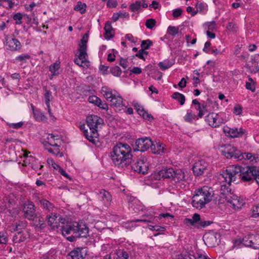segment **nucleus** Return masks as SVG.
Wrapping results in <instances>:
<instances>
[{"label": "nucleus", "instance_id": "obj_1", "mask_svg": "<svg viewBox=\"0 0 259 259\" xmlns=\"http://www.w3.org/2000/svg\"><path fill=\"white\" fill-rule=\"evenodd\" d=\"M237 179H241L243 182L255 181L259 185V167H242L238 165H232L227 167L218 177L221 194L226 196L232 195L231 183L236 181Z\"/></svg>", "mask_w": 259, "mask_h": 259}, {"label": "nucleus", "instance_id": "obj_2", "mask_svg": "<svg viewBox=\"0 0 259 259\" xmlns=\"http://www.w3.org/2000/svg\"><path fill=\"white\" fill-rule=\"evenodd\" d=\"M61 230L62 235L70 242L74 241L75 238L89 236V229L82 221L65 223L62 225Z\"/></svg>", "mask_w": 259, "mask_h": 259}, {"label": "nucleus", "instance_id": "obj_3", "mask_svg": "<svg viewBox=\"0 0 259 259\" xmlns=\"http://www.w3.org/2000/svg\"><path fill=\"white\" fill-rule=\"evenodd\" d=\"M132 149L127 144L119 142L113 148L111 157L115 165L127 166L131 163Z\"/></svg>", "mask_w": 259, "mask_h": 259}, {"label": "nucleus", "instance_id": "obj_4", "mask_svg": "<svg viewBox=\"0 0 259 259\" xmlns=\"http://www.w3.org/2000/svg\"><path fill=\"white\" fill-rule=\"evenodd\" d=\"M213 189L208 186H203L195 191L192 204L196 208H202L209 202L213 196Z\"/></svg>", "mask_w": 259, "mask_h": 259}, {"label": "nucleus", "instance_id": "obj_5", "mask_svg": "<svg viewBox=\"0 0 259 259\" xmlns=\"http://www.w3.org/2000/svg\"><path fill=\"white\" fill-rule=\"evenodd\" d=\"M86 120L91 132L90 138H89L90 141L95 143V138H97L98 136L97 133L98 126L103 122V120L97 115H91L87 116Z\"/></svg>", "mask_w": 259, "mask_h": 259}, {"label": "nucleus", "instance_id": "obj_6", "mask_svg": "<svg viewBox=\"0 0 259 259\" xmlns=\"http://www.w3.org/2000/svg\"><path fill=\"white\" fill-rule=\"evenodd\" d=\"M220 151L222 155L227 158L234 157L238 160L243 159V154L234 146L230 144H225L221 147Z\"/></svg>", "mask_w": 259, "mask_h": 259}, {"label": "nucleus", "instance_id": "obj_7", "mask_svg": "<svg viewBox=\"0 0 259 259\" xmlns=\"http://www.w3.org/2000/svg\"><path fill=\"white\" fill-rule=\"evenodd\" d=\"M183 223L187 226H193L194 228H201L209 226L211 222L206 221L200 219V216L198 213H194L192 218H185Z\"/></svg>", "mask_w": 259, "mask_h": 259}, {"label": "nucleus", "instance_id": "obj_8", "mask_svg": "<svg viewBox=\"0 0 259 259\" xmlns=\"http://www.w3.org/2000/svg\"><path fill=\"white\" fill-rule=\"evenodd\" d=\"M223 113H210L205 117V120L212 127H217L225 123L227 119L224 118Z\"/></svg>", "mask_w": 259, "mask_h": 259}, {"label": "nucleus", "instance_id": "obj_9", "mask_svg": "<svg viewBox=\"0 0 259 259\" xmlns=\"http://www.w3.org/2000/svg\"><path fill=\"white\" fill-rule=\"evenodd\" d=\"M48 224L52 229L60 228L66 223V219L57 213H51L47 216Z\"/></svg>", "mask_w": 259, "mask_h": 259}, {"label": "nucleus", "instance_id": "obj_10", "mask_svg": "<svg viewBox=\"0 0 259 259\" xmlns=\"http://www.w3.org/2000/svg\"><path fill=\"white\" fill-rule=\"evenodd\" d=\"M171 180L177 189H184L186 186L185 174L181 169H176Z\"/></svg>", "mask_w": 259, "mask_h": 259}, {"label": "nucleus", "instance_id": "obj_11", "mask_svg": "<svg viewBox=\"0 0 259 259\" xmlns=\"http://www.w3.org/2000/svg\"><path fill=\"white\" fill-rule=\"evenodd\" d=\"M131 167L134 171L144 174L148 171V164L145 158L141 157L134 160Z\"/></svg>", "mask_w": 259, "mask_h": 259}, {"label": "nucleus", "instance_id": "obj_12", "mask_svg": "<svg viewBox=\"0 0 259 259\" xmlns=\"http://www.w3.org/2000/svg\"><path fill=\"white\" fill-rule=\"evenodd\" d=\"M242 243L246 246L255 249H259V234H248L242 239Z\"/></svg>", "mask_w": 259, "mask_h": 259}, {"label": "nucleus", "instance_id": "obj_13", "mask_svg": "<svg viewBox=\"0 0 259 259\" xmlns=\"http://www.w3.org/2000/svg\"><path fill=\"white\" fill-rule=\"evenodd\" d=\"M152 146V141L149 138H141L137 139L135 143L134 150L144 152Z\"/></svg>", "mask_w": 259, "mask_h": 259}, {"label": "nucleus", "instance_id": "obj_14", "mask_svg": "<svg viewBox=\"0 0 259 259\" xmlns=\"http://www.w3.org/2000/svg\"><path fill=\"white\" fill-rule=\"evenodd\" d=\"M23 210L25 217L31 220H34L36 218L35 206L31 202H27L24 204Z\"/></svg>", "mask_w": 259, "mask_h": 259}, {"label": "nucleus", "instance_id": "obj_15", "mask_svg": "<svg viewBox=\"0 0 259 259\" xmlns=\"http://www.w3.org/2000/svg\"><path fill=\"white\" fill-rule=\"evenodd\" d=\"M207 166L208 164L205 160H198L194 163L192 168L194 175L197 176L202 175Z\"/></svg>", "mask_w": 259, "mask_h": 259}, {"label": "nucleus", "instance_id": "obj_16", "mask_svg": "<svg viewBox=\"0 0 259 259\" xmlns=\"http://www.w3.org/2000/svg\"><path fill=\"white\" fill-rule=\"evenodd\" d=\"M5 39L8 49L11 51H17L20 50L21 45L18 39L8 36H7Z\"/></svg>", "mask_w": 259, "mask_h": 259}, {"label": "nucleus", "instance_id": "obj_17", "mask_svg": "<svg viewBox=\"0 0 259 259\" xmlns=\"http://www.w3.org/2000/svg\"><path fill=\"white\" fill-rule=\"evenodd\" d=\"M226 199L228 203L230 204L231 206L235 209L241 208L244 204L243 199L238 198V197L235 195L226 196Z\"/></svg>", "mask_w": 259, "mask_h": 259}, {"label": "nucleus", "instance_id": "obj_18", "mask_svg": "<svg viewBox=\"0 0 259 259\" xmlns=\"http://www.w3.org/2000/svg\"><path fill=\"white\" fill-rule=\"evenodd\" d=\"M87 249L84 247H76L71 251L68 255L71 259H83L87 255Z\"/></svg>", "mask_w": 259, "mask_h": 259}, {"label": "nucleus", "instance_id": "obj_19", "mask_svg": "<svg viewBox=\"0 0 259 259\" xmlns=\"http://www.w3.org/2000/svg\"><path fill=\"white\" fill-rule=\"evenodd\" d=\"M223 131L227 136L231 138L241 137L245 132V130L242 128L239 129L236 128H231L228 126L224 127Z\"/></svg>", "mask_w": 259, "mask_h": 259}, {"label": "nucleus", "instance_id": "obj_20", "mask_svg": "<svg viewBox=\"0 0 259 259\" xmlns=\"http://www.w3.org/2000/svg\"><path fill=\"white\" fill-rule=\"evenodd\" d=\"M109 102L111 105L114 107L116 110L120 111L122 110L125 112V109L121 108V107H126V106L123 104V99L120 96L115 95L113 98L110 99Z\"/></svg>", "mask_w": 259, "mask_h": 259}, {"label": "nucleus", "instance_id": "obj_21", "mask_svg": "<svg viewBox=\"0 0 259 259\" xmlns=\"http://www.w3.org/2000/svg\"><path fill=\"white\" fill-rule=\"evenodd\" d=\"M98 199H100L106 206L110 204L112 201V196L110 193L104 189L97 192Z\"/></svg>", "mask_w": 259, "mask_h": 259}, {"label": "nucleus", "instance_id": "obj_22", "mask_svg": "<svg viewBox=\"0 0 259 259\" xmlns=\"http://www.w3.org/2000/svg\"><path fill=\"white\" fill-rule=\"evenodd\" d=\"M29 238V234L27 232L20 231L14 236L13 241L15 244H19L27 241Z\"/></svg>", "mask_w": 259, "mask_h": 259}, {"label": "nucleus", "instance_id": "obj_23", "mask_svg": "<svg viewBox=\"0 0 259 259\" xmlns=\"http://www.w3.org/2000/svg\"><path fill=\"white\" fill-rule=\"evenodd\" d=\"M133 105L134 106L135 109L137 110L138 114L147 120H150L153 118L151 115L149 114L138 102L134 101L133 102Z\"/></svg>", "mask_w": 259, "mask_h": 259}, {"label": "nucleus", "instance_id": "obj_24", "mask_svg": "<svg viewBox=\"0 0 259 259\" xmlns=\"http://www.w3.org/2000/svg\"><path fill=\"white\" fill-rule=\"evenodd\" d=\"M131 254V251L124 249L116 250L113 259H129Z\"/></svg>", "mask_w": 259, "mask_h": 259}, {"label": "nucleus", "instance_id": "obj_25", "mask_svg": "<svg viewBox=\"0 0 259 259\" xmlns=\"http://www.w3.org/2000/svg\"><path fill=\"white\" fill-rule=\"evenodd\" d=\"M165 145L160 143H156L154 144L152 141V146H151V150L154 154L161 155L164 153Z\"/></svg>", "mask_w": 259, "mask_h": 259}, {"label": "nucleus", "instance_id": "obj_26", "mask_svg": "<svg viewBox=\"0 0 259 259\" xmlns=\"http://www.w3.org/2000/svg\"><path fill=\"white\" fill-rule=\"evenodd\" d=\"M176 170L172 168L162 169L158 172L159 179H171Z\"/></svg>", "mask_w": 259, "mask_h": 259}, {"label": "nucleus", "instance_id": "obj_27", "mask_svg": "<svg viewBox=\"0 0 259 259\" xmlns=\"http://www.w3.org/2000/svg\"><path fill=\"white\" fill-rule=\"evenodd\" d=\"M104 37L107 39H110L114 36L113 29L110 22H107L104 26Z\"/></svg>", "mask_w": 259, "mask_h": 259}, {"label": "nucleus", "instance_id": "obj_28", "mask_svg": "<svg viewBox=\"0 0 259 259\" xmlns=\"http://www.w3.org/2000/svg\"><path fill=\"white\" fill-rule=\"evenodd\" d=\"M60 67V63L57 62H56L50 65L49 70L52 73L50 77L51 79H53V76H56L60 74L61 72Z\"/></svg>", "mask_w": 259, "mask_h": 259}, {"label": "nucleus", "instance_id": "obj_29", "mask_svg": "<svg viewBox=\"0 0 259 259\" xmlns=\"http://www.w3.org/2000/svg\"><path fill=\"white\" fill-rule=\"evenodd\" d=\"M87 49L83 48V47L79 48L78 50L79 53L77 58L82 61V63H85V66L88 67L89 65V61H88L86 58L88 55Z\"/></svg>", "mask_w": 259, "mask_h": 259}, {"label": "nucleus", "instance_id": "obj_30", "mask_svg": "<svg viewBox=\"0 0 259 259\" xmlns=\"http://www.w3.org/2000/svg\"><path fill=\"white\" fill-rule=\"evenodd\" d=\"M38 204L43 209H46L49 211H51L54 207L53 204L47 199L40 200Z\"/></svg>", "mask_w": 259, "mask_h": 259}, {"label": "nucleus", "instance_id": "obj_31", "mask_svg": "<svg viewBox=\"0 0 259 259\" xmlns=\"http://www.w3.org/2000/svg\"><path fill=\"white\" fill-rule=\"evenodd\" d=\"M32 108L33 110V116L37 121H43L47 120L46 116L41 112L37 110H35L32 105Z\"/></svg>", "mask_w": 259, "mask_h": 259}, {"label": "nucleus", "instance_id": "obj_32", "mask_svg": "<svg viewBox=\"0 0 259 259\" xmlns=\"http://www.w3.org/2000/svg\"><path fill=\"white\" fill-rule=\"evenodd\" d=\"M101 93L104 96V97L106 99V100L109 101L110 99L113 98V97L115 96L114 95L110 89L106 87H102L101 89Z\"/></svg>", "mask_w": 259, "mask_h": 259}, {"label": "nucleus", "instance_id": "obj_33", "mask_svg": "<svg viewBox=\"0 0 259 259\" xmlns=\"http://www.w3.org/2000/svg\"><path fill=\"white\" fill-rule=\"evenodd\" d=\"M196 109L199 111L198 114V118H202V116L208 112L207 105L205 103H203L196 108Z\"/></svg>", "mask_w": 259, "mask_h": 259}, {"label": "nucleus", "instance_id": "obj_34", "mask_svg": "<svg viewBox=\"0 0 259 259\" xmlns=\"http://www.w3.org/2000/svg\"><path fill=\"white\" fill-rule=\"evenodd\" d=\"M55 138L56 137L53 134H49L47 138V143L52 147H59L58 143L59 142V140Z\"/></svg>", "mask_w": 259, "mask_h": 259}, {"label": "nucleus", "instance_id": "obj_35", "mask_svg": "<svg viewBox=\"0 0 259 259\" xmlns=\"http://www.w3.org/2000/svg\"><path fill=\"white\" fill-rule=\"evenodd\" d=\"M171 97L177 100L181 105H183L185 102V96L178 92H175L171 96Z\"/></svg>", "mask_w": 259, "mask_h": 259}, {"label": "nucleus", "instance_id": "obj_36", "mask_svg": "<svg viewBox=\"0 0 259 259\" xmlns=\"http://www.w3.org/2000/svg\"><path fill=\"white\" fill-rule=\"evenodd\" d=\"M44 91L45 103L47 105V107H49L50 102L53 100V97L52 95V93L49 90H47L46 87L44 88Z\"/></svg>", "mask_w": 259, "mask_h": 259}, {"label": "nucleus", "instance_id": "obj_37", "mask_svg": "<svg viewBox=\"0 0 259 259\" xmlns=\"http://www.w3.org/2000/svg\"><path fill=\"white\" fill-rule=\"evenodd\" d=\"M86 8L87 5L85 3L78 2L74 9L76 11H79L81 14H84L86 11Z\"/></svg>", "mask_w": 259, "mask_h": 259}, {"label": "nucleus", "instance_id": "obj_38", "mask_svg": "<svg viewBox=\"0 0 259 259\" xmlns=\"http://www.w3.org/2000/svg\"><path fill=\"white\" fill-rule=\"evenodd\" d=\"M30 58L31 57L29 55L23 54L16 57L15 61L17 62L26 63L27 60H29Z\"/></svg>", "mask_w": 259, "mask_h": 259}, {"label": "nucleus", "instance_id": "obj_39", "mask_svg": "<svg viewBox=\"0 0 259 259\" xmlns=\"http://www.w3.org/2000/svg\"><path fill=\"white\" fill-rule=\"evenodd\" d=\"M178 259H198V256L194 255V253L192 252H185L182 253Z\"/></svg>", "mask_w": 259, "mask_h": 259}, {"label": "nucleus", "instance_id": "obj_40", "mask_svg": "<svg viewBox=\"0 0 259 259\" xmlns=\"http://www.w3.org/2000/svg\"><path fill=\"white\" fill-rule=\"evenodd\" d=\"M25 159L23 161L24 165L25 166H30L33 164L34 162H36L35 158L32 156H28L27 155H25Z\"/></svg>", "mask_w": 259, "mask_h": 259}, {"label": "nucleus", "instance_id": "obj_41", "mask_svg": "<svg viewBox=\"0 0 259 259\" xmlns=\"http://www.w3.org/2000/svg\"><path fill=\"white\" fill-rule=\"evenodd\" d=\"M33 221L35 222L34 225L36 227H39L40 228L45 227L44 220L42 217H37V215H36V218H34Z\"/></svg>", "mask_w": 259, "mask_h": 259}, {"label": "nucleus", "instance_id": "obj_42", "mask_svg": "<svg viewBox=\"0 0 259 259\" xmlns=\"http://www.w3.org/2000/svg\"><path fill=\"white\" fill-rule=\"evenodd\" d=\"M172 63L169 61H165L164 62H159L158 64L159 67L162 70H165L168 69L172 65Z\"/></svg>", "mask_w": 259, "mask_h": 259}, {"label": "nucleus", "instance_id": "obj_43", "mask_svg": "<svg viewBox=\"0 0 259 259\" xmlns=\"http://www.w3.org/2000/svg\"><path fill=\"white\" fill-rule=\"evenodd\" d=\"M25 227V224L22 222L16 223L15 225L11 226V228L14 231H19Z\"/></svg>", "mask_w": 259, "mask_h": 259}, {"label": "nucleus", "instance_id": "obj_44", "mask_svg": "<svg viewBox=\"0 0 259 259\" xmlns=\"http://www.w3.org/2000/svg\"><path fill=\"white\" fill-rule=\"evenodd\" d=\"M195 118L196 115L192 114L191 112L189 111H187L186 115L184 117L185 121L188 122H192Z\"/></svg>", "mask_w": 259, "mask_h": 259}, {"label": "nucleus", "instance_id": "obj_45", "mask_svg": "<svg viewBox=\"0 0 259 259\" xmlns=\"http://www.w3.org/2000/svg\"><path fill=\"white\" fill-rule=\"evenodd\" d=\"M89 35L87 33L84 34L81 39V43L79 45V48L87 49V42L88 41Z\"/></svg>", "mask_w": 259, "mask_h": 259}, {"label": "nucleus", "instance_id": "obj_46", "mask_svg": "<svg viewBox=\"0 0 259 259\" xmlns=\"http://www.w3.org/2000/svg\"><path fill=\"white\" fill-rule=\"evenodd\" d=\"M111 72L114 76L118 77L121 75L122 71L119 66H115L111 68Z\"/></svg>", "mask_w": 259, "mask_h": 259}, {"label": "nucleus", "instance_id": "obj_47", "mask_svg": "<svg viewBox=\"0 0 259 259\" xmlns=\"http://www.w3.org/2000/svg\"><path fill=\"white\" fill-rule=\"evenodd\" d=\"M88 100L90 103H93L98 106L100 105L101 100L96 96H91L89 97Z\"/></svg>", "mask_w": 259, "mask_h": 259}, {"label": "nucleus", "instance_id": "obj_48", "mask_svg": "<svg viewBox=\"0 0 259 259\" xmlns=\"http://www.w3.org/2000/svg\"><path fill=\"white\" fill-rule=\"evenodd\" d=\"M141 7V3L140 1H137L135 3L131 4L130 6V9L132 12H136L139 10Z\"/></svg>", "mask_w": 259, "mask_h": 259}, {"label": "nucleus", "instance_id": "obj_49", "mask_svg": "<svg viewBox=\"0 0 259 259\" xmlns=\"http://www.w3.org/2000/svg\"><path fill=\"white\" fill-rule=\"evenodd\" d=\"M251 215L253 218L259 217V203L256 205L253 206L251 209Z\"/></svg>", "mask_w": 259, "mask_h": 259}, {"label": "nucleus", "instance_id": "obj_50", "mask_svg": "<svg viewBox=\"0 0 259 259\" xmlns=\"http://www.w3.org/2000/svg\"><path fill=\"white\" fill-rule=\"evenodd\" d=\"M156 25V21L154 19H148L146 20L145 25L148 29H152Z\"/></svg>", "mask_w": 259, "mask_h": 259}, {"label": "nucleus", "instance_id": "obj_51", "mask_svg": "<svg viewBox=\"0 0 259 259\" xmlns=\"http://www.w3.org/2000/svg\"><path fill=\"white\" fill-rule=\"evenodd\" d=\"M155 219V218H153L152 217H150L149 219H147L146 218H143L142 217V219H136L132 221L134 223V224H135V223L138 222L153 223Z\"/></svg>", "mask_w": 259, "mask_h": 259}, {"label": "nucleus", "instance_id": "obj_52", "mask_svg": "<svg viewBox=\"0 0 259 259\" xmlns=\"http://www.w3.org/2000/svg\"><path fill=\"white\" fill-rule=\"evenodd\" d=\"M178 31L179 28L178 27L172 26H169L167 30V33L172 36H175L178 34Z\"/></svg>", "mask_w": 259, "mask_h": 259}, {"label": "nucleus", "instance_id": "obj_53", "mask_svg": "<svg viewBox=\"0 0 259 259\" xmlns=\"http://www.w3.org/2000/svg\"><path fill=\"white\" fill-rule=\"evenodd\" d=\"M249 80L250 81V82H246V88L247 90H250L252 92H254L255 90V86L254 85V83L253 82V80L251 78H249Z\"/></svg>", "mask_w": 259, "mask_h": 259}, {"label": "nucleus", "instance_id": "obj_54", "mask_svg": "<svg viewBox=\"0 0 259 259\" xmlns=\"http://www.w3.org/2000/svg\"><path fill=\"white\" fill-rule=\"evenodd\" d=\"M206 8L205 4L202 3H198L196 5L197 12H203Z\"/></svg>", "mask_w": 259, "mask_h": 259}, {"label": "nucleus", "instance_id": "obj_55", "mask_svg": "<svg viewBox=\"0 0 259 259\" xmlns=\"http://www.w3.org/2000/svg\"><path fill=\"white\" fill-rule=\"evenodd\" d=\"M152 45V42L150 39L143 40L141 43V47L145 50L148 49Z\"/></svg>", "mask_w": 259, "mask_h": 259}, {"label": "nucleus", "instance_id": "obj_56", "mask_svg": "<svg viewBox=\"0 0 259 259\" xmlns=\"http://www.w3.org/2000/svg\"><path fill=\"white\" fill-rule=\"evenodd\" d=\"M22 15L20 13H17L13 16V19L16 21V24H21L22 23Z\"/></svg>", "mask_w": 259, "mask_h": 259}, {"label": "nucleus", "instance_id": "obj_57", "mask_svg": "<svg viewBox=\"0 0 259 259\" xmlns=\"http://www.w3.org/2000/svg\"><path fill=\"white\" fill-rule=\"evenodd\" d=\"M227 29L230 31H236L237 26L236 24L232 22H229L227 26Z\"/></svg>", "mask_w": 259, "mask_h": 259}, {"label": "nucleus", "instance_id": "obj_58", "mask_svg": "<svg viewBox=\"0 0 259 259\" xmlns=\"http://www.w3.org/2000/svg\"><path fill=\"white\" fill-rule=\"evenodd\" d=\"M47 163L50 165H52L56 170H58L60 167L58 164L55 162L54 160L52 158H48L47 160Z\"/></svg>", "mask_w": 259, "mask_h": 259}, {"label": "nucleus", "instance_id": "obj_59", "mask_svg": "<svg viewBox=\"0 0 259 259\" xmlns=\"http://www.w3.org/2000/svg\"><path fill=\"white\" fill-rule=\"evenodd\" d=\"M23 124H24L23 122L20 121V122H19L18 123H9L8 125L10 127H11V128H13L14 129H19L22 126Z\"/></svg>", "mask_w": 259, "mask_h": 259}, {"label": "nucleus", "instance_id": "obj_60", "mask_svg": "<svg viewBox=\"0 0 259 259\" xmlns=\"http://www.w3.org/2000/svg\"><path fill=\"white\" fill-rule=\"evenodd\" d=\"M244 155V158L245 159L249 160L250 161L253 162L255 160L254 156L251 153H242Z\"/></svg>", "mask_w": 259, "mask_h": 259}, {"label": "nucleus", "instance_id": "obj_61", "mask_svg": "<svg viewBox=\"0 0 259 259\" xmlns=\"http://www.w3.org/2000/svg\"><path fill=\"white\" fill-rule=\"evenodd\" d=\"M148 228L151 230L157 231H164L165 230L164 227L153 225H149Z\"/></svg>", "mask_w": 259, "mask_h": 259}, {"label": "nucleus", "instance_id": "obj_62", "mask_svg": "<svg viewBox=\"0 0 259 259\" xmlns=\"http://www.w3.org/2000/svg\"><path fill=\"white\" fill-rule=\"evenodd\" d=\"M80 129L83 132L84 135L86 138L90 141V135H89V132L87 130L85 129V124H83L80 125Z\"/></svg>", "mask_w": 259, "mask_h": 259}, {"label": "nucleus", "instance_id": "obj_63", "mask_svg": "<svg viewBox=\"0 0 259 259\" xmlns=\"http://www.w3.org/2000/svg\"><path fill=\"white\" fill-rule=\"evenodd\" d=\"M233 112L236 115H240L242 113V107L239 105H236L234 108Z\"/></svg>", "mask_w": 259, "mask_h": 259}, {"label": "nucleus", "instance_id": "obj_64", "mask_svg": "<svg viewBox=\"0 0 259 259\" xmlns=\"http://www.w3.org/2000/svg\"><path fill=\"white\" fill-rule=\"evenodd\" d=\"M30 167L36 171L38 169H40L42 167V165H40L39 162L36 160V162L33 163V164L30 166Z\"/></svg>", "mask_w": 259, "mask_h": 259}]
</instances>
